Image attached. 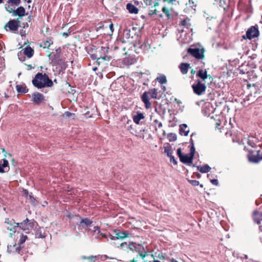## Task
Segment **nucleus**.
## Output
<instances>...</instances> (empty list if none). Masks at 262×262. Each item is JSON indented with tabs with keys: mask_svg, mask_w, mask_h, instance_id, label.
I'll list each match as a JSON object with an SVG mask.
<instances>
[{
	"mask_svg": "<svg viewBox=\"0 0 262 262\" xmlns=\"http://www.w3.org/2000/svg\"><path fill=\"white\" fill-rule=\"evenodd\" d=\"M33 84L38 89L45 87H50L53 85V82L48 76L44 74L38 73L32 80Z\"/></svg>",
	"mask_w": 262,
	"mask_h": 262,
	"instance_id": "1",
	"label": "nucleus"
},
{
	"mask_svg": "<svg viewBox=\"0 0 262 262\" xmlns=\"http://www.w3.org/2000/svg\"><path fill=\"white\" fill-rule=\"evenodd\" d=\"M150 95L153 99H158L157 89L154 88L149 90L148 92H145L141 96V100L145 104V108L148 109L151 107V103L149 101V96Z\"/></svg>",
	"mask_w": 262,
	"mask_h": 262,
	"instance_id": "2",
	"label": "nucleus"
},
{
	"mask_svg": "<svg viewBox=\"0 0 262 262\" xmlns=\"http://www.w3.org/2000/svg\"><path fill=\"white\" fill-rule=\"evenodd\" d=\"M188 53L197 59L204 58V48L200 45H192L187 49Z\"/></svg>",
	"mask_w": 262,
	"mask_h": 262,
	"instance_id": "3",
	"label": "nucleus"
},
{
	"mask_svg": "<svg viewBox=\"0 0 262 262\" xmlns=\"http://www.w3.org/2000/svg\"><path fill=\"white\" fill-rule=\"evenodd\" d=\"M248 158L250 162L257 163L262 160V152L259 149L250 150Z\"/></svg>",
	"mask_w": 262,
	"mask_h": 262,
	"instance_id": "4",
	"label": "nucleus"
},
{
	"mask_svg": "<svg viewBox=\"0 0 262 262\" xmlns=\"http://www.w3.org/2000/svg\"><path fill=\"white\" fill-rule=\"evenodd\" d=\"M195 152V148L192 142L190 145V152L187 154L182 155L181 154V162L190 165L192 164L193 158Z\"/></svg>",
	"mask_w": 262,
	"mask_h": 262,
	"instance_id": "5",
	"label": "nucleus"
},
{
	"mask_svg": "<svg viewBox=\"0 0 262 262\" xmlns=\"http://www.w3.org/2000/svg\"><path fill=\"white\" fill-rule=\"evenodd\" d=\"M5 225L8 230L15 232L16 229L18 228L19 223H15L12 219L8 218L5 219Z\"/></svg>",
	"mask_w": 262,
	"mask_h": 262,
	"instance_id": "6",
	"label": "nucleus"
},
{
	"mask_svg": "<svg viewBox=\"0 0 262 262\" xmlns=\"http://www.w3.org/2000/svg\"><path fill=\"white\" fill-rule=\"evenodd\" d=\"M192 88L195 94L201 95L205 92L206 87L199 80L196 84L192 85Z\"/></svg>",
	"mask_w": 262,
	"mask_h": 262,
	"instance_id": "7",
	"label": "nucleus"
},
{
	"mask_svg": "<svg viewBox=\"0 0 262 262\" xmlns=\"http://www.w3.org/2000/svg\"><path fill=\"white\" fill-rule=\"evenodd\" d=\"M33 227V223L28 219L25 220L23 222L19 223L18 228L22 230L25 231L26 233H28Z\"/></svg>",
	"mask_w": 262,
	"mask_h": 262,
	"instance_id": "8",
	"label": "nucleus"
},
{
	"mask_svg": "<svg viewBox=\"0 0 262 262\" xmlns=\"http://www.w3.org/2000/svg\"><path fill=\"white\" fill-rule=\"evenodd\" d=\"M214 108L212 104L209 102L205 103L203 107L202 111L203 114L206 116H209L210 115L213 113Z\"/></svg>",
	"mask_w": 262,
	"mask_h": 262,
	"instance_id": "9",
	"label": "nucleus"
},
{
	"mask_svg": "<svg viewBox=\"0 0 262 262\" xmlns=\"http://www.w3.org/2000/svg\"><path fill=\"white\" fill-rule=\"evenodd\" d=\"M259 31L255 27H251L246 32L247 37L251 39L258 36Z\"/></svg>",
	"mask_w": 262,
	"mask_h": 262,
	"instance_id": "10",
	"label": "nucleus"
},
{
	"mask_svg": "<svg viewBox=\"0 0 262 262\" xmlns=\"http://www.w3.org/2000/svg\"><path fill=\"white\" fill-rule=\"evenodd\" d=\"M10 169L9 162L6 159L0 161V173L8 172Z\"/></svg>",
	"mask_w": 262,
	"mask_h": 262,
	"instance_id": "11",
	"label": "nucleus"
},
{
	"mask_svg": "<svg viewBox=\"0 0 262 262\" xmlns=\"http://www.w3.org/2000/svg\"><path fill=\"white\" fill-rule=\"evenodd\" d=\"M19 21L15 19L10 20L6 25V27H8L10 30L12 31H15L18 29L19 27Z\"/></svg>",
	"mask_w": 262,
	"mask_h": 262,
	"instance_id": "12",
	"label": "nucleus"
},
{
	"mask_svg": "<svg viewBox=\"0 0 262 262\" xmlns=\"http://www.w3.org/2000/svg\"><path fill=\"white\" fill-rule=\"evenodd\" d=\"M32 99L35 103L39 104L44 100L45 97L41 93L36 92L33 94Z\"/></svg>",
	"mask_w": 262,
	"mask_h": 262,
	"instance_id": "13",
	"label": "nucleus"
},
{
	"mask_svg": "<svg viewBox=\"0 0 262 262\" xmlns=\"http://www.w3.org/2000/svg\"><path fill=\"white\" fill-rule=\"evenodd\" d=\"M186 8L184 10V12L186 13H194L196 5L193 1L189 0L188 2L186 4Z\"/></svg>",
	"mask_w": 262,
	"mask_h": 262,
	"instance_id": "14",
	"label": "nucleus"
},
{
	"mask_svg": "<svg viewBox=\"0 0 262 262\" xmlns=\"http://www.w3.org/2000/svg\"><path fill=\"white\" fill-rule=\"evenodd\" d=\"M114 232L116 239H123L129 236V233L127 231H121L118 230H114Z\"/></svg>",
	"mask_w": 262,
	"mask_h": 262,
	"instance_id": "15",
	"label": "nucleus"
},
{
	"mask_svg": "<svg viewBox=\"0 0 262 262\" xmlns=\"http://www.w3.org/2000/svg\"><path fill=\"white\" fill-rule=\"evenodd\" d=\"M190 19L188 18H187L185 19H184L183 20H181V27L184 26V27H186V28L188 30V31H186V34L189 37V39H190V31H191V29L190 30H189V27L190 26V23H189Z\"/></svg>",
	"mask_w": 262,
	"mask_h": 262,
	"instance_id": "16",
	"label": "nucleus"
},
{
	"mask_svg": "<svg viewBox=\"0 0 262 262\" xmlns=\"http://www.w3.org/2000/svg\"><path fill=\"white\" fill-rule=\"evenodd\" d=\"M46 236L45 230L43 228H38L35 233V237L37 238H43Z\"/></svg>",
	"mask_w": 262,
	"mask_h": 262,
	"instance_id": "17",
	"label": "nucleus"
},
{
	"mask_svg": "<svg viewBox=\"0 0 262 262\" xmlns=\"http://www.w3.org/2000/svg\"><path fill=\"white\" fill-rule=\"evenodd\" d=\"M126 9L129 13L132 14H137L139 12L138 9L135 6L130 3L127 4Z\"/></svg>",
	"mask_w": 262,
	"mask_h": 262,
	"instance_id": "18",
	"label": "nucleus"
},
{
	"mask_svg": "<svg viewBox=\"0 0 262 262\" xmlns=\"http://www.w3.org/2000/svg\"><path fill=\"white\" fill-rule=\"evenodd\" d=\"M25 15V9L22 6L19 7L14 11H13L14 16H23Z\"/></svg>",
	"mask_w": 262,
	"mask_h": 262,
	"instance_id": "19",
	"label": "nucleus"
},
{
	"mask_svg": "<svg viewBox=\"0 0 262 262\" xmlns=\"http://www.w3.org/2000/svg\"><path fill=\"white\" fill-rule=\"evenodd\" d=\"M253 219L257 224H260L262 221V213L255 211L253 213Z\"/></svg>",
	"mask_w": 262,
	"mask_h": 262,
	"instance_id": "20",
	"label": "nucleus"
},
{
	"mask_svg": "<svg viewBox=\"0 0 262 262\" xmlns=\"http://www.w3.org/2000/svg\"><path fill=\"white\" fill-rule=\"evenodd\" d=\"M197 168L201 173H207L211 170V167L207 164L198 166Z\"/></svg>",
	"mask_w": 262,
	"mask_h": 262,
	"instance_id": "21",
	"label": "nucleus"
},
{
	"mask_svg": "<svg viewBox=\"0 0 262 262\" xmlns=\"http://www.w3.org/2000/svg\"><path fill=\"white\" fill-rule=\"evenodd\" d=\"M144 115L141 113H138L136 115H134L133 117L134 122L139 124L141 120L144 118Z\"/></svg>",
	"mask_w": 262,
	"mask_h": 262,
	"instance_id": "22",
	"label": "nucleus"
},
{
	"mask_svg": "<svg viewBox=\"0 0 262 262\" xmlns=\"http://www.w3.org/2000/svg\"><path fill=\"white\" fill-rule=\"evenodd\" d=\"M24 54L28 58H31L34 54V50L30 47H27L23 49Z\"/></svg>",
	"mask_w": 262,
	"mask_h": 262,
	"instance_id": "23",
	"label": "nucleus"
},
{
	"mask_svg": "<svg viewBox=\"0 0 262 262\" xmlns=\"http://www.w3.org/2000/svg\"><path fill=\"white\" fill-rule=\"evenodd\" d=\"M120 246L122 248L127 247L131 250L135 249L136 251H138L137 248L136 247L133 243H129L128 244L127 243H123L120 244Z\"/></svg>",
	"mask_w": 262,
	"mask_h": 262,
	"instance_id": "24",
	"label": "nucleus"
},
{
	"mask_svg": "<svg viewBox=\"0 0 262 262\" xmlns=\"http://www.w3.org/2000/svg\"><path fill=\"white\" fill-rule=\"evenodd\" d=\"M163 148L164 149V153L166 154L168 157L171 156V155H172V148L169 143L164 144Z\"/></svg>",
	"mask_w": 262,
	"mask_h": 262,
	"instance_id": "25",
	"label": "nucleus"
},
{
	"mask_svg": "<svg viewBox=\"0 0 262 262\" xmlns=\"http://www.w3.org/2000/svg\"><path fill=\"white\" fill-rule=\"evenodd\" d=\"M147 132V130L145 128L141 129L139 132L136 131L135 133L134 134L136 137L141 138L142 139H144L145 136L144 133H146Z\"/></svg>",
	"mask_w": 262,
	"mask_h": 262,
	"instance_id": "26",
	"label": "nucleus"
},
{
	"mask_svg": "<svg viewBox=\"0 0 262 262\" xmlns=\"http://www.w3.org/2000/svg\"><path fill=\"white\" fill-rule=\"evenodd\" d=\"M196 76L205 80L207 78V71L206 70H200L196 74Z\"/></svg>",
	"mask_w": 262,
	"mask_h": 262,
	"instance_id": "27",
	"label": "nucleus"
},
{
	"mask_svg": "<svg viewBox=\"0 0 262 262\" xmlns=\"http://www.w3.org/2000/svg\"><path fill=\"white\" fill-rule=\"evenodd\" d=\"M190 132L189 128L186 124H181V136H187Z\"/></svg>",
	"mask_w": 262,
	"mask_h": 262,
	"instance_id": "28",
	"label": "nucleus"
},
{
	"mask_svg": "<svg viewBox=\"0 0 262 262\" xmlns=\"http://www.w3.org/2000/svg\"><path fill=\"white\" fill-rule=\"evenodd\" d=\"M16 90L20 93H26L28 91L27 86L24 84L17 85Z\"/></svg>",
	"mask_w": 262,
	"mask_h": 262,
	"instance_id": "29",
	"label": "nucleus"
},
{
	"mask_svg": "<svg viewBox=\"0 0 262 262\" xmlns=\"http://www.w3.org/2000/svg\"><path fill=\"white\" fill-rule=\"evenodd\" d=\"M156 80L161 84H164L167 82L166 77L163 74H159V76L157 77Z\"/></svg>",
	"mask_w": 262,
	"mask_h": 262,
	"instance_id": "30",
	"label": "nucleus"
},
{
	"mask_svg": "<svg viewBox=\"0 0 262 262\" xmlns=\"http://www.w3.org/2000/svg\"><path fill=\"white\" fill-rule=\"evenodd\" d=\"M189 64L187 63H181V73L183 74L187 73L189 68Z\"/></svg>",
	"mask_w": 262,
	"mask_h": 262,
	"instance_id": "31",
	"label": "nucleus"
},
{
	"mask_svg": "<svg viewBox=\"0 0 262 262\" xmlns=\"http://www.w3.org/2000/svg\"><path fill=\"white\" fill-rule=\"evenodd\" d=\"M167 138L169 142L175 141L177 139V135L174 133H169L167 134Z\"/></svg>",
	"mask_w": 262,
	"mask_h": 262,
	"instance_id": "32",
	"label": "nucleus"
},
{
	"mask_svg": "<svg viewBox=\"0 0 262 262\" xmlns=\"http://www.w3.org/2000/svg\"><path fill=\"white\" fill-rule=\"evenodd\" d=\"M100 233L99 227L98 226H95L94 227V235L95 236V238H99Z\"/></svg>",
	"mask_w": 262,
	"mask_h": 262,
	"instance_id": "33",
	"label": "nucleus"
},
{
	"mask_svg": "<svg viewBox=\"0 0 262 262\" xmlns=\"http://www.w3.org/2000/svg\"><path fill=\"white\" fill-rule=\"evenodd\" d=\"M188 181L193 186H196L200 185V187L201 188L203 187V185L200 184L199 182L197 180H188Z\"/></svg>",
	"mask_w": 262,
	"mask_h": 262,
	"instance_id": "34",
	"label": "nucleus"
},
{
	"mask_svg": "<svg viewBox=\"0 0 262 262\" xmlns=\"http://www.w3.org/2000/svg\"><path fill=\"white\" fill-rule=\"evenodd\" d=\"M92 222L89 219L85 218L81 221L80 224L81 225L84 224L86 226H90L92 224Z\"/></svg>",
	"mask_w": 262,
	"mask_h": 262,
	"instance_id": "35",
	"label": "nucleus"
},
{
	"mask_svg": "<svg viewBox=\"0 0 262 262\" xmlns=\"http://www.w3.org/2000/svg\"><path fill=\"white\" fill-rule=\"evenodd\" d=\"M7 2L12 6H17L20 3V0H7Z\"/></svg>",
	"mask_w": 262,
	"mask_h": 262,
	"instance_id": "36",
	"label": "nucleus"
},
{
	"mask_svg": "<svg viewBox=\"0 0 262 262\" xmlns=\"http://www.w3.org/2000/svg\"><path fill=\"white\" fill-rule=\"evenodd\" d=\"M97 256H90L89 257H86L85 256H82L81 258L83 259H88L91 261H95L96 259Z\"/></svg>",
	"mask_w": 262,
	"mask_h": 262,
	"instance_id": "37",
	"label": "nucleus"
},
{
	"mask_svg": "<svg viewBox=\"0 0 262 262\" xmlns=\"http://www.w3.org/2000/svg\"><path fill=\"white\" fill-rule=\"evenodd\" d=\"M123 37L126 39H129L131 37L130 31L129 30L126 29L124 31Z\"/></svg>",
	"mask_w": 262,
	"mask_h": 262,
	"instance_id": "38",
	"label": "nucleus"
},
{
	"mask_svg": "<svg viewBox=\"0 0 262 262\" xmlns=\"http://www.w3.org/2000/svg\"><path fill=\"white\" fill-rule=\"evenodd\" d=\"M28 238V237L27 235H22L20 236L19 241V244H23L26 241V239Z\"/></svg>",
	"mask_w": 262,
	"mask_h": 262,
	"instance_id": "39",
	"label": "nucleus"
},
{
	"mask_svg": "<svg viewBox=\"0 0 262 262\" xmlns=\"http://www.w3.org/2000/svg\"><path fill=\"white\" fill-rule=\"evenodd\" d=\"M216 122H215V126H216V128H217V129H220L219 128V126H220V125L221 124V120H220V118H221V116H216Z\"/></svg>",
	"mask_w": 262,
	"mask_h": 262,
	"instance_id": "40",
	"label": "nucleus"
},
{
	"mask_svg": "<svg viewBox=\"0 0 262 262\" xmlns=\"http://www.w3.org/2000/svg\"><path fill=\"white\" fill-rule=\"evenodd\" d=\"M52 43L53 41L51 40H47L46 41L43 42V47L49 48Z\"/></svg>",
	"mask_w": 262,
	"mask_h": 262,
	"instance_id": "41",
	"label": "nucleus"
},
{
	"mask_svg": "<svg viewBox=\"0 0 262 262\" xmlns=\"http://www.w3.org/2000/svg\"><path fill=\"white\" fill-rule=\"evenodd\" d=\"M169 157L170 158L171 163H173L174 165H177V162L172 155H171V156H169Z\"/></svg>",
	"mask_w": 262,
	"mask_h": 262,
	"instance_id": "42",
	"label": "nucleus"
},
{
	"mask_svg": "<svg viewBox=\"0 0 262 262\" xmlns=\"http://www.w3.org/2000/svg\"><path fill=\"white\" fill-rule=\"evenodd\" d=\"M162 11L167 15V17L169 16V13L168 8L166 7H163Z\"/></svg>",
	"mask_w": 262,
	"mask_h": 262,
	"instance_id": "43",
	"label": "nucleus"
},
{
	"mask_svg": "<svg viewBox=\"0 0 262 262\" xmlns=\"http://www.w3.org/2000/svg\"><path fill=\"white\" fill-rule=\"evenodd\" d=\"M2 152L5 153V157L6 158H8V159L12 157V155L11 154H8L5 150V149H2Z\"/></svg>",
	"mask_w": 262,
	"mask_h": 262,
	"instance_id": "44",
	"label": "nucleus"
},
{
	"mask_svg": "<svg viewBox=\"0 0 262 262\" xmlns=\"http://www.w3.org/2000/svg\"><path fill=\"white\" fill-rule=\"evenodd\" d=\"M5 8L8 12L9 13H12L13 14V11H14V10H13L10 6H6Z\"/></svg>",
	"mask_w": 262,
	"mask_h": 262,
	"instance_id": "45",
	"label": "nucleus"
},
{
	"mask_svg": "<svg viewBox=\"0 0 262 262\" xmlns=\"http://www.w3.org/2000/svg\"><path fill=\"white\" fill-rule=\"evenodd\" d=\"M210 182L214 185H219V181L217 179H212L210 180Z\"/></svg>",
	"mask_w": 262,
	"mask_h": 262,
	"instance_id": "46",
	"label": "nucleus"
},
{
	"mask_svg": "<svg viewBox=\"0 0 262 262\" xmlns=\"http://www.w3.org/2000/svg\"><path fill=\"white\" fill-rule=\"evenodd\" d=\"M139 255L142 257L144 258L147 255L146 252L145 251H139Z\"/></svg>",
	"mask_w": 262,
	"mask_h": 262,
	"instance_id": "47",
	"label": "nucleus"
},
{
	"mask_svg": "<svg viewBox=\"0 0 262 262\" xmlns=\"http://www.w3.org/2000/svg\"><path fill=\"white\" fill-rule=\"evenodd\" d=\"M155 122L157 123V125H158V127L159 128H161L162 126V122H159L158 120H155Z\"/></svg>",
	"mask_w": 262,
	"mask_h": 262,
	"instance_id": "48",
	"label": "nucleus"
},
{
	"mask_svg": "<svg viewBox=\"0 0 262 262\" xmlns=\"http://www.w3.org/2000/svg\"><path fill=\"white\" fill-rule=\"evenodd\" d=\"M103 60H109L110 59V57L108 56H104L101 57Z\"/></svg>",
	"mask_w": 262,
	"mask_h": 262,
	"instance_id": "49",
	"label": "nucleus"
},
{
	"mask_svg": "<svg viewBox=\"0 0 262 262\" xmlns=\"http://www.w3.org/2000/svg\"><path fill=\"white\" fill-rule=\"evenodd\" d=\"M109 237H110L111 240H115V239H116V237H115V235L113 236V235H112L111 234H110L109 235Z\"/></svg>",
	"mask_w": 262,
	"mask_h": 262,
	"instance_id": "50",
	"label": "nucleus"
},
{
	"mask_svg": "<svg viewBox=\"0 0 262 262\" xmlns=\"http://www.w3.org/2000/svg\"><path fill=\"white\" fill-rule=\"evenodd\" d=\"M177 155L180 158V148H178L177 150Z\"/></svg>",
	"mask_w": 262,
	"mask_h": 262,
	"instance_id": "51",
	"label": "nucleus"
},
{
	"mask_svg": "<svg viewBox=\"0 0 262 262\" xmlns=\"http://www.w3.org/2000/svg\"><path fill=\"white\" fill-rule=\"evenodd\" d=\"M64 115L67 116V117H69L70 116H71L72 115V114L69 112H67L65 113Z\"/></svg>",
	"mask_w": 262,
	"mask_h": 262,
	"instance_id": "52",
	"label": "nucleus"
},
{
	"mask_svg": "<svg viewBox=\"0 0 262 262\" xmlns=\"http://www.w3.org/2000/svg\"><path fill=\"white\" fill-rule=\"evenodd\" d=\"M100 236H101L102 237H104V238H107V236L105 234H104L103 233H100ZM107 241H108V239H107Z\"/></svg>",
	"mask_w": 262,
	"mask_h": 262,
	"instance_id": "53",
	"label": "nucleus"
},
{
	"mask_svg": "<svg viewBox=\"0 0 262 262\" xmlns=\"http://www.w3.org/2000/svg\"><path fill=\"white\" fill-rule=\"evenodd\" d=\"M181 262H187L186 259H184V256H181Z\"/></svg>",
	"mask_w": 262,
	"mask_h": 262,
	"instance_id": "54",
	"label": "nucleus"
},
{
	"mask_svg": "<svg viewBox=\"0 0 262 262\" xmlns=\"http://www.w3.org/2000/svg\"><path fill=\"white\" fill-rule=\"evenodd\" d=\"M29 198H30L31 201L32 202H33L35 200L34 198L31 195H29Z\"/></svg>",
	"mask_w": 262,
	"mask_h": 262,
	"instance_id": "55",
	"label": "nucleus"
},
{
	"mask_svg": "<svg viewBox=\"0 0 262 262\" xmlns=\"http://www.w3.org/2000/svg\"><path fill=\"white\" fill-rule=\"evenodd\" d=\"M33 68L32 65H28V70H31Z\"/></svg>",
	"mask_w": 262,
	"mask_h": 262,
	"instance_id": "56",
	"label": "nucleus"
},
{
	"mask_svg": "<svg viewBox=\"0 0 262 262\" xmlns=\"http://www.w3.org/2000/svg\"><path fill=\"white\" fill-rule=\"evenodd\" d=\"M110 28L111 30H113V24H110Z\"/></svg>",
	"mask_w": 262,
	"mask_h": 262,
	"instance_id": "57",
	"label": "nucleus"
},
{
	"mask_svg": "<svg viewBox=\"0 0 262 262\" xmlns=\"http://www.w3.org/2000/svg\"><path fill=\"white\" fill-rule=\"evenodd\" d=\"M107 49H108V48H105V47H102V48H101V49H102V50H105V49H106V50H107Z\"/></svg>",
	"mask_w": 262,
	"mask_h": 262,
	"instance_id": "58",
	"label": "nucleus"
},
{
	"mask_svg": "<svg viewBox=\"0 0 262 262\" xmlns=\"http://www.w3.org/2000/svg\"><path fill=\"white\" fill-rule=\"evenodd\" d=\"M184 31H185L184 30V29L181 28V33L184 32Z\"/></svg>",
	"mask_w": 262,
	"mask_h": 262,
	"instance_id": "59",
	"label": "nucleus"
},
{
	"mask_svg": "<svg viewBox=\"0 0 262 262\" xmlns=\"http://www.w3.org/2000/svg\"><path fill=\"white\" fill-rule=\"evenodd\" d=\"M4 0H0V4L3 3Z\"/></svg>",
	"mask_w": 262,
	"mask_h": 262,
	"instance_id": "60",
	"label": "nucleus"
},
{
	"mask_svg": "<svg viewBox=\"0 0 262 262\" xmlns=\"http://www.w3.org/2000/svg\"><path fill=\"white\" fill-rule=\"evenodd\" d=\"M97 68H93V70L96 71L97 70Z\"/></svg>",
	"mask_w": 262,
	"mask_h": 262,
	"instance_id": "61",
	"label": "nucleus"
},
{
	"mask_svg": "<svg viewBox=\"0 0 262 262\" xmlns=\"http://www.w3.org/2000/svg\"><path fill=\"white\" fill-rule=\"evenodd\" d=\"M154 262H160V261L157 260H155Z\"/></svg>",
	"mask_w": 262,
	"mask_h": 262,
	"instance_id": "62",
	"label": "nucleus"
},
{
	"mask_svg": "<svg viewBox=\"0 0 262 262\" xmlns=\"http://www.w3.org/2000/svg\"><path fill=\"white\" fill-rule=\"evenodd\" d=\"M172 262H177V261H176V260H172Z\"/></svg>",
	"mask_w": 262,
	"mask_h": 262,
	"instance_id": "63",
	"label": "nucleus"
},
{
	"mask_svg": "<svg viewBox=\"0 0 262 262\" xmlns=\"http://www.w3.org/2000/svg\"><path fill=\"white\" fill-rule=\"evenodd\" d=\"M259 228H260V230H262V226H260V227H259Z\"/></svg>",
	"mask_w": 262,
	"mask_h": 262,
	"instance_id": "64",
	"label": "nucleus"
}]
</instances>
